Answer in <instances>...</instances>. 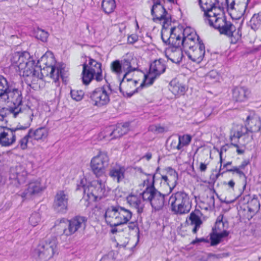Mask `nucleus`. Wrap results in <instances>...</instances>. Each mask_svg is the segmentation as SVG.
Wrapping results in <instances>:
<instances>
[{"label":"nucleus","instance_id":"f257e3e1","mask_svg":"<svg viewBox=\"0 0 261 261\" xmlns=\"http://www.w3.org/2000/svg\"><path fill=\"white\" fill-rule=\"evenodd\" d=\"M11 104L9 111L13 114L14 118L17 117L19 114H24L27 115L28 120L24 126L18 125L15 128H10L0 126V145L4 147L10 146L15 142L16 134H18L21 129H27L30 126L33 117V113L31 109L27 105L23 103L22 99H21L22 107H21L22 110L18 112L16 115L11 111V108L15 107V105L13 103Z\"/></svg>","mask_w":261,"mask_h":261},{"label":"nucleus","instance_id":"f03ea898","mask_svg":"<svg viewBox=\"0 0 261 261\" xmlns=\"http://www.w3.org/2000/svg\"><path fill=\"white\" fill-rule=\"evenodd\" d=\"M21 99V91L14 87L4 76L0 75V104L13 103L15 107L11 108V111L16 115L22 110Z\"/></svg>","mask_w":261,"mask_h":261},{"label":"nucleus","instance_id":"7ed1b4c3","mask_svg":"<svg viewBox=\"0 0 261 261\" xmlns=\"http://www.w3.org/2000/svg\"><path fill=\"white\" fill-rule=\"evenodd\" d=\"M13 61L17 64L20 74L27 77L28 85L31 86L32 84H36V74L40 70L39 67L30 54L27 51L15 53Z\"/></svg>","mask_w":261,"mask_h":261},{"label":"nucleus","instance_id":"20e7f679","mask_svg":"<svg viewBox=\"0 0 261 261\" xmlns=\"http://www.w3.org/2000/svg\"><path fill=\"white\" fill-rule=\"evenodd\" d=\"M261 128V122L258 116L251 117L248 116L247 118V123L245 126H241L237 130L234 131L230 137L231 143L236 147H239L238 142L239 139L243 137L244 144H248L253 139V133L258 132Z\"/></svg>","mask_w":261,"mask_h":261},{"label":"nucleus","instance_id":"39448f33","mask_svg":"<svg viewBox=\"0 0 261 261\" xmlns=\"http://www.w3.org/2000/svg\"><path fill=\"white\" fill-rule=\"evenodd\" d=\"M130 210L119 205H110L105 211V219L110 226H117L127 224L132 219Z\"/></svg>","mask_w":261,"mask_h":261},{"label":"nucleus","instance_id":"423d86ee","mask_svg":"<svg viewBox=\"0 0 261 261\" xmlns=\"http://www.w3.org/2000/svg\"><path fill=\"white\" fill-rule=\"evenodd\" d=\"M86 179L83 178L77 184V190H83L84 195H86L90 200L96 201L105 197L109 192L106 186V181L101 179L92 181L88 186L85 185Z\"/></svg>","mask_w":261,"mask_h":261},{"label":"nucleus","instance_id":"0eeeda50","mask_svg":"<svg viewBox=\"0 0 261 261\" xmlns=\"http://www.w3.org/2000/svg\"><path fill=\"white\" fill-rule=\"evenodd\" d=\"M171 211L176 215L188 213L192 207V202L189 195L184 191L173 193L169 199Z\"/></svg>","mask_w":261,"mask_h":261},{"label":"nucleus","instance_id":"6e6552de","mask_svg":"<svg viewBox=\"0 0 261 261\" xmlns=\"http://www.w3.org/2000/svg\"><path fill=\"white\" fill-rule=\"evenodd\" d=\"M58 254V242L56 237L46 239L34 250L33 256L41 261H47Z\"/></svg>","mask_w":261,"mask_h":261},{"label":"nucleus","instance_id":"1a4fd4ad","mask_svg":"<svg viewBox=\"0 0 261 261\" xmlns=\"http://www.w3.org/2000/svg\"><path fill=\"white\" fill-rule=\"evenodd\" d=\"M206 23L218 30L220 34L228 37L233 36L236 30V27L230 21H227L223 13H218L207 20Z\"/></svg>","mask_w":261,"mask_h":261},{"label":"nucleus","instance_id":"9d476101","mask_svg":"<svg viewBox=\"0 0 261 261\" xmlns=\"http://www.w3.org/2000/svg\"><path fill=\"white\" fill-rule=\"evenodd\" d=\"M113 92L110 84L96 88L90 95V98L94 106L100 107L108 104L110 95Z\"/></svg>","mask_w":261,"mask_h":261},{"label":"nucleus","instance_id":"9b49d317","mask_svg":"<svg viewBox=\"0 0 261 261\" xmlns=\"http://www.w3.org/2000/svg\"><path fill=\"white\" fill-rule=\"evenodd\" d=\"M191 30L190 28H187L184 30L180 28H172L170 30L169 37H165L162 34V39L165 43L171 45L170 47H181L184 44L182 40H185L188 32Z\"/></svg>","mask_w":261,"mask_h":261},{"label":"nucleus","instance_id":"f8f14e48","mask_svg":"<svg viewBox=\"0 0 261 261\" xmlns=\"http://www.w3.org/2000/svg\"><path fill=\"white\" fill-rule=\"evenodd\" d=\"M109 158L107 153L100 151L94 156L90 163V167L93 173L97 176H102L108 167Z\"/></svg>","mask_w":261,"mask_h":261},{"label":"nucleus","instance_id":"ddd939ff","mask_svg":"<svg viewBox=\"0 0 261 261\" xmlns=\"http://www.w3.org/2000/svg\"><path fill=\"white\" fill-rule=\"evenodd\" d=\"M165 196V195L162 194L156 189H152L148 190L143 194V198L150 203L155 211H160L164 206Z\"/></svg>","mask_w":261,"mask_h":261},{"label":"nucleus","instance_id":"4468645a","mask_svg":"<svg viewBox=\"0 0 261 261\" xmlns=\"http://www.w3.org/2000/svg\"><path fill=\"white\" fill-rule=\"evenodd\" d=\"M151 14L153 16L154 22H162L163 27L167 28L171 22V17L163 5L152 6L151 9Z\"/></svg>","mask_w":261,"mask_h":261},{"label":"nucleus","instance_id":"2eb2a0df","mask_svg":"<svg viewBox=\"0 0 261 261\" xmlns=\"http://www.w3.org/2000/svg\"><path fill=\"white\" fill-rule=\"evenodd\" d=\"M28 172L24 165L19 164L10 168L9 179L16 187L24 184L27 179Z\"/></svg>","mask_w":261,"mask_h":261},{"label":"nucleus","instance_id":"dca6fc26","mask_svg":"<svg viewBox=\"0 0 261 261\" xmlns=\"http://www.w3.org/2000/svg\"><path fill=\"white\" fill-rule=\"evenodd\" d=\"M165 70L166 66L161 60H155L150 65L149 74L144 75V82L148 85L152 84L154 80L163 73Z\"/></svg>","mask_w":261,"mask_h":261},{"label":"nucleus","instance_id":"f3484780","mask_svg":"<svg viewBox=\"0 0 261 261\" xmlns=\"http://www.w3.org/2000/svg\"><path fill=\"white\" fill-rule=\"evenodd\" d=\"M36 74V83L38 80L42 79L45 76H49L55 82L58 81L59 77H63V70L62 68L56 67L53 65H47L42 69L39 68Z\"/></svg>","mask_w":261,"mask_h":261},{"label":"nucleus","instance_id":"a211bd4d","mask_svg":"<svg viewBox=\"0 0 261 261\" xmlns=\"http://www.w3.org/2000/svg\"><path fill=\"white\" fill-rule=\"evenodd\" d=\"M69 196L67 192L63 190L58 191L55 197L53 207L56 211L65 214L68 210Z\"/></svg>","mask_w":261,"mask_h":261},{"label":"nucleus","instance_id":"6ab92c4d","mask_svg":"<svg viewBox=\"0 0 261 261\" xmlns=\"http://www.w3.org/2000/svg\"><path fill=\"white\" fill-rule=\"evenodd\" d=\"M138 82L136 80H132L131 79H124L123 77L121 81L119 86L120 91L128 97H130L135 93L138 92V90L140 87L143 86V84H141L139 87L136 88Z\"/></svg>","mask_w":261,"mask_h":261},{"label":"nucleus","instance_id":"aec40b11","mask_svg":"<svg viewBox=\"0 0 261 261\" xmlns=\"http://www.w3.org/2000/svg\"><path fill=\"white\" fill-rule=\"evenodd\" d=\"M199 5L201 10L204 12V20L207 23V20L221 11L220 8H217L212 0H198Z\"/></svg>","mask_w":261,"mask_h":261},{"label":"nucleus","instance_id":"412c9836","mask_svg":"<svg viewBox=\"0 0 261 261\" xmlns=\"http://www.w3.org/2000/svg\"><path fill=\"white\" fill-rule=\"evenodd\" d=\"M87 218L84 216H76L68 220V231L70 236L80 229H85L86 227Z\"/></svg>","mask_w":261,"mask_h":261},{"label":"nucleus","instance_id":"4be33fe9","mask_svg":"<svg viewBox=\"0 0 261 261\" xmlns=\"http://www.w3.org/2000/svg\"><path fill=\"white\" fill-rule=\"evenodd\" d=\"M189 59L197 63H200L205 55V46L202 42H199L196 47L191 50L186 51Z\"/></svg>","mask_w":261,"mask_h":261},{"label":"nucleus","instance_id":"5701e85b","mask_svg":"<svg viewBox=\"0 0 261 261\" xmlns=\"http://www.w3.org/2000/svg\"><path fill=\"white\" fill-rule=\"evenodd\" d=\"M127 202L129 205L137 210V212L140 214L143 212L144 207L143 198V192L139 194H130L126 198Z\"/></svg>","mask_w":261,"mask_h":261},{"label":"nucleus","instance_id":"b1692460","mask_svg":"<svg viewBox=\"0 0 261 261\" xmlns=\"http://www.w3.org/2000/svg\"><path fill=\"white\" fill-rule=\"evenodd\" d=\"M182 41L184 42L182 47L186 51L195 49L198 42H201L196 33L191 32V30L188 32L185 40Z\"/></svg>","mask_w":261,"mask_h":261},{"label":"nucleus","instance_id":"393cba45","mask_svg":"<svg viewBox=\"0 0 261 261\" xmlns=\"http://www.w3.org/2000/svg\"><path fill=\"white\" fill-rule=\"evenodd\" d=\"M43 190L41 183L39 181H32L28 185V188L20 194L21 197L24 199H30Z\"/></svg>","mask_w":261,"mask_h":261},{"label":"nucleus","instance_id":"a878e982","mask_svg":"<svg viewBox=\"0 0 261 261\" xmlns=\"http://www.w3.org/2000/svg\"><path fill=\"white\" fill-rule=\"evenodd\" d=\"M202 215V214L199 210L195 209L190 214L189 219H187L186 222L189 225L194 226L192 229V232L194 233H197L198 229L202 224V221L201 219Z\"/></svg>","mask_w":261,"mask_h":261},{"label":"nucleus","instance_id":"bb28decb","mask_svg":"<svg viewBox=\"0 0 261 261\" xmlns=\"http://www.w3.org/2000/svg\"><path fill=\"white\" fill-rule=\"evenodd\" d=\"M250 95V90L245 87H236L232 90V99L236 102L245 101Z\"/></svg>","mask_w":261,"mask_h":261},{"label":"nucleus","instance_id":"cd10ccee","mask_svg":"<svg viewBox=\"0 0 261 261\" xmlns=\"http://www.w3.org/2000/svg\"><path fill=\"white\" fill-rule=\"evenodd\" d=\"M125 168L119 164L111 167L109 175L114 181L119 183L125 178Z\"/></svg>","mask_w":261,"mask_h":261},{"label":"nucleus","instance_id":"c85d7f7f","mask_svg":"<svg viewBox=\"0 0 261 261\" xmlns=\"http://www.w3.org/2000/svg\"><path fill=\"white\" fill-rule=\"evenodd\" d=\"M161 178L162 180L164 181L168 186L170 192H171L177 185V181L178 178V174L175 170L169 168L167 172V174L162 175Z\"/></svg>","mask_w":261,"mask_h":261},{"label":"nucleus","instance_id":"c756f323","mask_svg":"<svg viewBox=\"0 0 261 261\" xmlns=\"http://www.w3.org/2000/svg\"><path fill=\"white\" fill-rule=\"evenodd\" d=\"M167 57L173 63L181 61L182 57V51L181 47H169L166 51Z\"/></svg>","mask_w":261,"mask_h":261},{"label":"nucleus","instance_id":"7c9ffc66","mask_svg":"<svg viewBox=\"0 0 261 261\" xmlns=\"http://www.w3.org/2000/svg\"><path fill=\"white\" fill-rule=\"evenodd\" d=\"M32 138L34 140L44 141L47 137L48 132L44 127H39L35 130L30 129L29 131Z\"/></svg>","mask_w":261,"mask_h":261},{"label":"nucleus","instance_id":"2f4dec72","mask_svg":"<svg viewBox=\"0 0 261 261\" xmlns=\"http://www.w3.org/2000/svg\"><path fill=\"white\" fill-rule=\"evenodd\" d=\"M55 228L59 234H64L69 236L70 234L67 231H68V220L62 218L56 221Z\"/></svg>","mask_w":261,"mask_h":261},{"label":"nucleus","instance_id":"473e14b6","mask_svg":"<svg viewBox=\"0 0 261 261\" xmlns=\"http://www.w3.org/2000/svg\"><path fill=\"white\" fill-rule=\"evenodd\" d=\"M88 65L85 63L83 65L82 71V81L83 83L85 85H88L94 79V76L95 74L91 70L88 69Z\"/></svg>","mask_w":261,"mask_h":261},{"label":"nucleus","instance_id":"72a5a7b5","mask_svg":"<svg viewBox=\"0 0 261 261\" xmlns=\"http://www.w3.org/2000/svg\"><path fill=\"white\" fill-rule=\"evenodd\" d=\"M128 123H125L123 125L119 124L117 126L116 129H114L110 134L112 138H117L125 134L128 130Z\"/></svg>","mask_w":261,"mask_h":261},{"label":"nucleus","instance_id":"f704fd0d","mask_svg":"<svg viewBox=\"0 0 261 261\" xmlns=\"http://www.w3.org/2000/svg\"><path fill=\"white\" fill-rule=\"evenodd\" d=\"M170 90L175 95H182L186 91V87L179 82L172 81L170 82Z\"/></svg>","mask_w":261,"mask_h":261},{"label":"nucleus","instance_id":"c9c22d12","mask_svg":"<svg viewBox=\"0 0 261 261\" xmlns=\"http://www.w3.org/2000/svg\"><path fill=\"white\" fill-rule=\"evenodd\" d=\"M192 137L189 135H178L177 145H174V147H175L176 149L179 150L184 146H188L190 143Z\"/></svg>","mask_w":261,"mask_h":261},{"label":"nucleus","instance_id":"e433bc0d","mask_svg":"<svg viewBox=\"0 0 261 261\" xmlns=\"http://www.w3.org/2000/svg\"><path fill=\"white\" fill-rule=\"evenodd\" d=\"M249 25L254 31H256L261 27V12L254 14L252 16Z\"/></svg>","mask_w":261,"mask_h":261},{"label":"nucleus","instance_id":"4c0bfd02","mask_svg":"<svg viewBox=\"0 0 261 261\" xmlns=\"http://www.w3.org/2000/svg\"><path fill=\"white\" fill-rule=\"evenodd\" d=\"M101 7L105 13L110 14L116 8L115 1V0H103L101 3Z\"/></svg>","mask_w":261,"mask_h":261},{"label":"nucleus","instance_id":"58836bf2","mask_svg":"<svg viewBox=\"0 0 261 261\" xmlns=\"http://www.w3.org/2000/svg\"><path fill=\"white\" fill-rule=\"evenodd\" d=\"M121 68L122 72H124L125 73L123 75L124 79H126L127 74L130 72L134 71L136 70L135 67H132L131 61L128 59H123L120 62Z\"/></svg>","mask_w":261,"mask_h":261},{"label":"nucleus","instance_id":"ea45409f","mask_svg":"<svg viewBox=\"0 0 261 261\" xmlns=\"http://www.w3.org/2000/svg\"><path fill=\"white\" fill-rule=\"evenodd\" d=\"M147 176V178L143 181L144 186H146L145 190L143 191V194L149 190L156 189L154 187V177L155 174H145Z\"/></svg>","mask_w":261,"mask_h":261},{"label":"nucleus","instance_id":"a19ab883","mask_svg":"<svg viewBox=\"0 0 261 261\" xmlns=\"http://www.w3.org/2000/svg\"><path fill=\"white\" fill-rule=\"evenodd\" d=\"M229 234L228 231H224L223 232H218L215 231L211 237V244L212 246H215L219 244L222 238L227 237Z\"/></svg>","mask_w":261,"mask_h":261},{"label":"nucleus","instance_id":"79ce46f5","mask_svg":"<svg viewBox=\"0 0 261 261\" xmlns=\"http://www.w3.org/2000/svg\"><path fill=\"white\" fill-rule=\"evenodd\" d=\"M89 63L87 64L88 65V69L91 70L93 73H95L96 71L98 70L101 69V64L97 62L96 60L92 59L91 57H88Z\"/></svg>","mask_w":261,"mask_h":261},{"label":"nucleus","instance_id":"37998d69","mask_svg":"<svg viewBox=\"0 0 261 261\" xmlns=\"http://www.w3.org/2000/svg\"><path fill=\"white\" fill-rule=\"evenodd\" d=\"M218 73L214 70L210 71L205 76V81L208 84H213L219 80Z\"/></svg>","mask_w":261,"mask_h":261},{"label":"nucleus","instance_id":"c03bdc74","mask_svg":"<svg viewBox=\"0 0 261 261\" xmlns=\"http://www.w3.org/2000/svg\"><path fill=\"white\" fill-rule=\"evenodd\" d=\"M260 206V203L257 198H253L248 202V211L250 212L257 211Z\"/></svg>","mask_w":261,"mask_h":261},{"label":"nucleus","instance_id":"a18cd8bd","mask_svg":"<svg viewBox=\"0 0 261 261\" xmlns=\"http://www.w3.org/2000/svg\"><path fill=\"white\" fill-rule=\"evenodd\" d=\"M110 68L112 71L118 75L122 73L120 61L119 60H117L112 62L111 64Z\"/></svg>","mask_w":261,"mask_h":261},{"label":"nucleus","instance_id":"49530a36","mask_svg":"<svg viewBox=\"0 0 261 261\" xmlns=\"http://www.w3.org/2000/svg\"><path fill=\"white\" fill-rule=\"evenodd\" d=\"M40 214L38 212H34L30 216L29 222L30 225L34 227L38 225V223L40 221Z\"/></svg>","mask_w":261,"mask_h":261},{"label":"nucleus","instance_id":"de8ad7c7","mask_svg":"<svg viewBox=\"0 0 261 261\" xmlns=\"http://www.w3.org/2000/svg\"><path fill=\"white\" fill-rule=\"evenodd\" d=\"M35 36L37 39L40 40L42 42H46L48 37V33L42 29H38L35 31Z\"/></svg>","mask_w":261,"mask_h":261},{"label":"nucleus","instance_id":"09e8293b","mask_svg":"<svg viewBox=\"0 0 261 261\" xmlns=\"http://www.w3.org/2000/svg\"><path fill=\"white\" fill-rule=\"evenodd\" d=\"M70 95L73 100L78 101L83 99L84 92L82 90L73 89L71 90Z\"/></svg>","mask_w":261,"mask_h":261},{"label":"nucleus","instance_id":"8fccbe9b","mask_svg":"<svg viewBox=\"0 0 261 261\" xmlns=\"http://www.w3.org/2000/svg\"><path fill=\"white\" fill-rule=\"evenodd\" d=\"M222 218V216H220L218 217L215 223V227L213 229L215 231L223 232L224 231H227L226 230H224V228L223 227L222 225H223V221Z\"/></svg>","mask_w":261,"mask_h":261},{"label":"nucleus","instance_id":"3c124183","mask_svg":"<svg viewBox=\"0 0 261 261\" xmlns=\"http://www.w3.org/2000/svg\"><path fill=\"white\" fill-rule=\"evenodd\" d=\"M32 139L29 132L24 135V136L19 141V145L22 149H25L27 148L28 143L30 140Z\"/></svg>","mask_w":261,"mask_h":261},{"label":"nucleus","instance_id":"603ef678","mask_svg":"<svg viewBox=\"0 0 261 261\" xmlns=\"http://www.w3.org/2000/svg\"><path fill=\"white\" fill-rule=\"evenodd\" d=\"M246 7H247V5L246 3H241L240 4H238L236 5V7L234 10V13L236 12H238V17L239 18L242 16L244 14Z\"/></svg>","mask_w":261,"mask_h":261},{"label":"nucleus","instance_id":"864d4df0","mask_svg":"<svg viewBox=\"0 0 261 261\" xmlns=\"http://www.w3.org/2000/svg\"><path fill=\"white\" fill-rule=\"evenodd\" d=\"M116 253L114 251H111L105 254L100 261H114L116 258Z\"/></svg>","mask_w":261,"mask_h":261},{"label":"nucleus","instance_id":"5fc2aeb1","mask_svg":"<svg viewBox=\"0 0 261 261\" xmlns=\"http://www.w3.org/2000/svg\"><path fill=\"white\" fill-rule=\"evenodd\" d=\"M225 172H236L237 173L240 177L246 178V175L243 171H241L239 167H233L231 169H227Z\"/></svg>","mask_w":261,"mask_h":261},{"label":"nucleus","instance_id":"6e6d98bb","mask_svg":"<svg viewBox=\"0 0 261 261\" xmlns=\"http://www.w3.org/2000/svg\"><path fill=\"white\" fill-rule=\"evenodd\" d=\"M149 130L155 133H162L164 132L165 128L160 125H152L149 126Z\"/></svg>","mask_w":261,"mask_h":261},{"label":"nucleus","instance_id":"4d7b16f0","mask_svg":"<svg viewBox=\"0 0 261 261\" xmlns=\"http://www.w3.org/2000/svg\"><path fill=\"white\" fill-rule=\"evenodd\" d=\"M228 10L230 12L231 14H234V10L236 5L234 1H232L230 3H229V0H226Z\"/></svg>","mask_w":261,"mask_h":261},{"label":"nucleus","instance_id":"13d9d810","mask_svg":"<svg viewBox=\"0 0 261 261\" xmlns=\"http://www.w3.org/2000/svg\"><path fill=\"white\" fill-rule=\"evenodd\" d=\"M127 226L129 230H135L136 232L139 233V229L138 222L137 221L129 222Z\"/></svg>","mask_w":261,"mask_h":261},{"label":"nucleus","instance_id":"bf43d9fd","mask_svg":"<svg viewBox=\"0 0 261 261\" xmlns=\"http://www.w3.org/2000/svg\"><path fill=\"white\" fill-rule=\"evenodd\" d=\"M138 39V37L136 34H132L128 37L127 40L128 42L130 43L133 44L135 42H136Z\"/></svg>","mask_w":261,"mask_h":261},{"label":"nucleus","instance_id":"052dcab7","mask_svg":"<svg viewBox=\"0 0 261 261\" xmlns=\"http://www.w3.org/2000/svg\"><path fill=\"white\" fill-rule=\"evenodd\" d=\"M207 202L210 207L215 206V198L214 195H211L210 197H207Z\"/></svg>","mask_w":261,"mask_h":261},{"label":"nucleus","instance_id":"680f3d73","mask_svg":"<svg viewBox=\"0 0 261 261\" xmlns=\"http://www.w3.org/2000/svg\"><path fill=\"white\" fill-rule=\"evenodd\" d=\"M95 79L97 82H100L102 80V70H98L97 71L95 72Z\"/></svg>","mask_w":261,"mask_h":261},{"label":"nucleus","instance_id":"e2e57ef3","mask_svg":"<svg viewBox=\"0 0 261 261\" xmlns=\"http://www.w3.org/2000/svg\"><path fill=\"white\" fill-rule=\"evenodd\" d=\"M206 169H207V165L204 163H201L200 164V167H199V169H200V171L205 172L206 171Z\"/></svg>","mask_w":261,"mask_h":261},{"label":"nucleus","instance_id":"0e129e2a","mask_svg":"<svg viewBox=\"0 0 261 261\" xmlns=\"http://www.w3.org/2000/svg\"><path fill=\"white\" fill-rule=\"evenodd\" d=\"M248 161H244L239 167L240 168L241 170L243 169L248 164Z\"/></svg>","mask_w":261,"mask_h":261},{"label":"nucleus","instance_id":"69168bd1","mask_svg":"<svg viewBox=\"0 0 261 261\" xmlns=\"http://www.w3.org/2000/svg\"><path fill=\"white\" fill-rule=\"evenodd\" d=\"M162 0H152L153 2V5L152 6H158V5H162L161 4V1Z\"/></svg>","mask_w":261,"mask_h":261},{"label":"nucleus","instance_id":"338daca9","mask_svg":"<svg viewBox=\"0 0 261 261\" xmlns=\"http://www.w3.org/2000/svg\"><path fill=\"white\" fill-rule=\"evenodd\" d=\"M177 142H178V140L177 139L173 140L171 143V147L173 149H176V147H174V145H177Z\"/></svg>","mask_w":261,"mask_h":261},{"label":"nucleus","instance_id":"774afa93","mask_svg":"<svg viewBox=\"0 0 261 261\" xmlns=\"http://www.w3.org/2000/svg\"><path fill=\"white\" fill-rule=\"evenodd\" d=\"M203 241H204V239L203 238L196 239V240H195L192 242V244H195L197 243L203 242Z\"/></svg>","mask_w":261,"mask_h":261}]
</instances>
